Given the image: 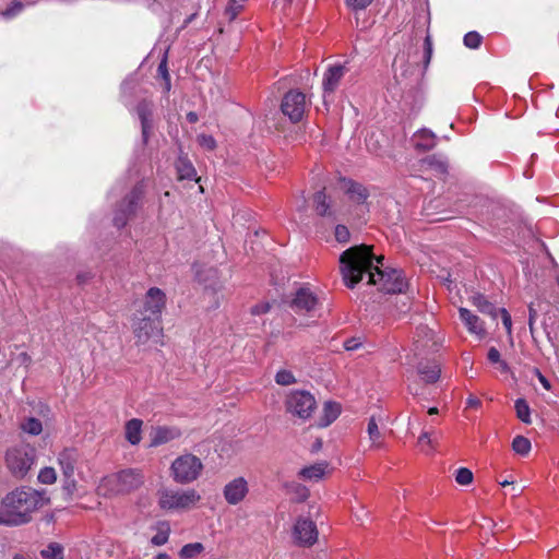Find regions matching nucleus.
Listing matches in <instances>:
<instances>
[{
  "instance_id": "nucleus-21",
  "label": "nucleus",
  "mask_w": 559,
  "mask_h": 559,
  "mask_svg": "<svg viewBox=\"0 0 559 559\" xmlns=\"http://www.w3.org/2000/svg\"><path fill=\"white\" fill-rule=\"evenodd\" d=\"M460 318L467 326L468 331L477 334L480 337L486 335L484 322L474 313L466 308L459 309Z\"/></svg>"
},
{
  "instance_id": "nucleus-53",
  "label": "nucleus",
  "mask_w": 559,
  "mask_h": 559,
  "mask_svg": "<svg viewBox=\"0 0 559 559\" xmlns=\"http://www.w3.org/2000/svg\"><path fill=\"white\" fill-rule=\"evenodd\" d=\"M271 309L270 302H261L251 308V313L254 316H260L269 312Z\"/></svg>"
},
{
  "instance_id": "nucleus-31",
  "label": "nucleus",
  "mask_w": 559,
  "mask_h": 559,
  "mask_svg": "<svg viewBox=\"0 0 559 559\" xmlns=\"http://www.w3.org/2000/svg\"><path fill=\"white\" fill-rule=\"evenodd\" d=\"M176 169L178 174V178L180 180L188 179L191 180L195 178L197 171L192 165V163L187 158L179 156L176 162Z\"/></svg>"
},
{
  "instance_id": "nucleus-59",
  "label": "nucleus",
  "mask_w": 559,
  "mask_h": 559,
  "mask_svg": "<svg viewBox=\"0 0 559 559\" xmlns=\"http://www.w3.org/2000/svg\"><path fill=\"white\" fill-rule=\"evenodd\" d=\"M198 115L193 111H190L187 114V120L190 122V123H195L198 121Z\"/></svg>"
},
{
  "instance_id": "nucleus-7",
  "label": "nucleus",
  "mask_w": 559,
  "mask_h": 559,
  "mask_svg": "<svg viewBox=\"0 0 559 559\" xmlns=\"http://www.w3.org/2000/svg\"><path fill=\"white\" fill-rule=\"evenodd\" d=\"M132 332L138 344H146L151 340H157L162 335L159 320L151 316H146L142 310H136L132 317Z\"/></svg>"
},
{
  "instance_id": "nucleus-56",
  "label": "nucleus",
  "mask_w": 559,
  "mask_h": 559,
  "mask_svg": "<svg viewBox=\"0 0 559 559\" xmlns=\"http://www.w3.org/2000/svg\"><path fill=\"white\" fill-rule=\"evenodd\" d=\"M535 373L537 374L538 380L543 384V386L545 389L549 390L550 389V382L545 378V376H543V373L538 369H535Z\"/></svg>"
},
{
  "instance_id": "nucleus-17",
  "label": "nucleus",
  "mask_w": 559,
  "mask_h": 559,
  "mask_svg": "<svg viewBox=\"0 0 559 559\" xmlns=\"http://www.w3.org/2000/svg\"><path fill=\"white\" fill-rule=\"evenodd\" d=\"M249 492L248 481L243 477H237L224 487L223 495L227 503L236 506L245 500Z\"/></svg>"
},
{
  "instance_id": "nucleus-37",
  "label": "nucleus",
  "mask_w": 559,
  "mask_h": 559,
  "mask_svg": "<svg viewBox=\"0 0 559 559\" xmlns=\"http://www.w3.org/2000/svg\"><path fill=\"white\" fill-rule=\"evenodd\" d=\"M246 1L241 0H228L225 9V15L229 21H234L239 13L243 10Z\"/></svg>"
},
{
  "instance_id": "nucleus-16",
  "label": "nucleus",
  "mask_w": 559,
  "mask_h": 559,
  "mask_svg": "<svg viewBox=\"0 0 559 559\" xmlns=\"http://www.w3.org/2000/svg\"><path fill=\"white\" fill-rule=\"evenodd\" d=\"M165 307H166L165 293L157 287H152L146 292V294L144 296L142 308H140L139 310H142L146 316H151L155 319H159Z\"/></svg>"
},
{
  "instance_id": "nucleus-3",
  "label": "nucleus",
  "mask_w": 559,
  "mask_h": 559,
  "mask_svg": "<svg viewBox=\"0 0 559 559\" xmlns=\"http://www.w3.org/2000/svg\"><path fill=\"white\" fill-rule=\"evenodd\" d=\"M366 283L367 285L377 286L378 290L384 294H402L407 288V282L402 270L384 266L383 262Z\"/></svg>"
},
{
  "instance_id": "nucleus-11",
  "label": "nucleus",
  "mask_w": 559,
  "mask_h": 559,
  "mask_svg": "<svg viewBox=\"0 0 559 559\" xmlns=\"http://www.w3.org/2000/svg\"><path fill=\"white\" fill-rule=\"evenodd\" d=\"M307 108L306 95L298 90L288 91L282 99V112L294 123L299 122L304 118Z\"/></svg>"
},
{
  "instance_id": "nucleus-38",
  "label": "nucleus",
  "mask_w": 559,
  "mask_h": 559,
  "mask_svg": "<svg viewBox=\"0 0 559 559\" xmlns=\"http://www.w3.org/2000/svg\"><path fill=\"white\" fill-rule=\"evenodd\" d=\"M512 450L520 455H526L531 451V441L523 436H516L512 441Z\"/></svg>"
},
{
  "instance_id": "nucleus-51",
  "label": "nucleus",
  "mask_w": 559,
  "mask_h": 559,
  "mask_svg": "<svg viewBox=\"0 0 559 559\" xmlns=\"http://www.w3.org/2000/svg\"><path fill=\"white\" fill-rule=\"evenodd\" d=\"M424 49H425L424 66H425V68H427L430 62L431 55H432V43H431V38L429 35H427L425 38Z\"/></svg>"
},
{
  "instance_id": "nucleus-8",
  "label": "nucleus",
  "mask_w": 559,
  "mask_h": 559,
  "mask_svg": "<svg viewBox=\"0 0 559 559\" xmlns=\"http://www.w3.org/2000/svg\"><path fill=\"white\" fill-rule=\"evenodd\" d=\"M143 484V475L135 469H124L119 473L107 476L103 480V486L107 487L112 493H128L138 489Z\"/></svg>"
},
{
  "instance_id": "nucleus-61",
  "label": "nucleus",
  "mask_w": 559,
  "mask_h": 559,
  "mask_svg": "<svg viewBox=\"0 0 559 559\" xmlns=\"http://www.w3.org/2000/svg\"><path fill=\"white\" fill-rule=\"evenodd\" d=\"M419 442L427 441L428 443H431L430 440V433L429 432H423L421 436L418 439Z\"/></svg>"
},
{
  "instance_id": "nucleus-18",
  "label": "nucleus",
  "mask_w": 559,
  "mask_h": 559,
  "mask_svg": "<svg viewBox=\"0 0 559 559\" xmlns=\"http://www.w3.org/2000/svg\"><path fill=\"white\" fill-rule=\"evenodd\" d=\"M542 325L548 342L557 353L559 343V309H554L550 306L544 316Z\"/></svg>"
},
{
  "instance_id": "nucleus-47",
  "label": "nucleus",
  "mask_w": 559,
  "mask_h": 559,
  "mask_svg": "<svg viewBox=\"0 0 559 559\" xmlns=\"http://www.w3.org/2000/svg\"><path fill=\"white\" fill-rule=\"evenodd\" d=\"M23 7L21 1H13L10 7L2 12V15L8 19L13 17L23 10Z\"/></svg>"
},
{
  "instance_id": "nucleus-36",
  "label": "nucleus",
  "mask_w": 559,
  "mask_h": 559,
  "mask_svg": "<svg viewBox=\"0 0 559 559\" xmlns=\"http://www.w3.org/2000/svg\"><path fill=\"white\" fill-rule=\"evenodd\" d=\"M340 271L344 285L349 288V248L340 257Z\"/></svg>"
},
{
  "instance_id": "nucleus-26",
  "label": "nucleus",
  "mask_w": 559,
  "mask_h": 559,
  "mask_svg": "<svg viewBox=\"0 0 559 559\" xmlns=\"http://www.w3.org/2000/svg\"><path fill=\"white\" fill-rule=\"evenodd\" d=\"M550 308V304L546 300H537L536 302H531L528 305V329L532 335L533 341L536 343L537 340L535 337V321L538 317V313H543L545 316L546 311Z\"/></svg>"
},
{
  "instance_id": "nucleus-64",
  "label": "nucleus",
  "mask_w": 559,
  "mask_h": 559,
  "mask_svg": "<svg viewBox=\"0 0 559 559\" xmlns=\"http://www.w3.org/2000/svg\"><path fill=\"white\" fill-rule=\"evenodd\" d=\"M439 413V409L437 407H430L428 409L429 415H437Z\"/></svg>"
},
{
  "instance_id": "nucleus-19",
  "label": "nucleus",
  "mask_w": 559,
  "mask_h": 559,
  "mask_svg": "<svg viewBox=\"0 0 559 559\" xmlns=\"http://www.w3.org/2000/svg\"><path fill=\"white\" fill-rule=\"evenodd\" d=\"M150 447H158L173 441L181 436V431L176 427L156 426L150 431Z\"/></svg>"
},
{
  "instance_id": "nucleus-28",
  "label": "nucleus",
  "mask_w": 559,
  "mask_h": 559,
  "mask_svg": "<svg viewBox=\"0 0 559 559\" xmlns=\"http://www.w3.org/2000/svg\"><path fill=\"white\" fill-rule=\"evenodd\" d=\"M413 140L415 141L416 148L420 151H430L436 145V135L427 129H423L414 134Z\"/></svg>"
},
{
  "instance_id": "nucleus-48",
  "label": "nucleus",
  "mask_w": 559,
  "mask_h": 559,
  "mask_svg": "<svg viewBox=\"0 0 559 559\" xmlns=\"http://www.w3.org/2000/svg\"><path fill=\"white\" fill-rule=\"evenodd\" d=\"M335 239L341 242H347L349 240V229L345 225H337L335 227Z\"/></svg>"
},
{
  "instance_id": "nucleus-13",
  "label": "nucleus",
  "mask_w": 559,
  "mask_h": 559,
  "mask_svg": "<svg viewBox=\"0 0 559 559\" xmlns=\"http://www.w3.org/2000/svg\"><path fill=\"white\" fill-rule=\"evenodd\" d=\"M57 461L64 476L66 487L68 489L74 488V474L75 471L78 469V464L80 461L79 451L74 448H66L58 454Z\"/></svg>"
},
{
  "instance_id": "nucleus-45",
  "label": "nucleus",
  "mask_w": 559,
  "mask_h": 559,
  "mask_svg": "<svg viewBox=\"0 0 559 559\" xmlns=\"http://www.w3.org/2000/svg\"><path fill=\"white\" fill-rule=\"evenodd\" d=\"M483 37L477 32H469L464 36V45L476 49L480 46Z\"/></svg>"
},
{
  "instance_id": "nucleus-24",
  "label": "nucleus",
  "mask_w": 559,
  "mask_h": 559,
  "mask_svg": "<svg viewBox=\"0 0 559 559\" xmlns=\"http://www.w3.org/2000/svg\"><path fill=\"white\" fill-rule=\"evenodd\" d=\"M417 372L425 383L430 384L438 381L441 369L436 361H420L417 365Z\"/></svg>"
},
{
  "instance_id": "nucleus-46",
  "label": "nucleus",
  "mask_w": 559,
  "mask_h": 559,
  "mask_svg": "<svg viewBox=\"0 0 559 559\" xmlns=\"http://www.w3.org/2000/svg\"><path fill=\"white\" fill-rule=\"evenodd\" d=\"M367 432H368L369 439L373 443L376 441H378L380 439V437H381V433H380L379 428H378V424H377V421H376L373 416L368 421Z\"/></svg>"
},
{
  "instance_id": "nucleus-50",
  "label": "nucleus",
  "mask_w": 559,
  "mask_h": 559,
  "mask_svg": "<svg viewBox=\"0 0 559 559\" xmlns=\"http://www.w3.org/2000/svg\"><path fill=\"white\" fill-rule=\"evenodd\" d=\"M158 73L165 80V90L168 92L170 90V78L167 70V61L164 59L158 66Z\"/></svg>"
},
{
  "instance_id": "nucleus-54",
  "label": "nucleus",
  "mask_w": 559,
  "mask_h": 559,
  "mask_svg": "<svg viewBox=\"0 0 559 559\" xmlns=\"http://www.w3.org/2000/svg\"><path fill=\"white\" fill-rule=\"evenodd\" d=\"M487 358L491 364H498L501 360V355L496 347H490L487 354Z\"/></svg>"
},
{
  "instance_id": "nucleus-57",
  "label": "nucleus",
  "mask_w": 559,
  "mask_h": 559,
  "mask_svg": "<svg viewBox=\"0 0 559 559\" xmlns=\"http://www.w3.org/2000/svg\"><path fill=\"white\" fill-rule=\"evenodd\" d=\"M362 346V342L360 341V337L352 336V352L360 348Z\"/></svg>"
},
{
  "instance_id": "nucleus-33",
  "label": "nucleus",
  "mask_w": 559,
  "mask_h": 559,
  "mask_svg": "<svg viewBox=\"0 0 559 559\" xmlns=\"http://www.w3.org/2000/svg\"><path fill=\"white\" fill-rule=\"evenodd\" d=\"M287 493L292 495L297 502H304L309 497V489L297 481H290L285 484Z\"/></svg>"
},
{
  "instance_id": "nucleus-29",
  "label": "nucleus",
  "mask_w": 559,
  "mask_h": 559,
  "mask_svg": "<svg viewBox=\"0 0 559 559\" xmlns=\"http://www.w3.org/2000/svg\"><path fill=\"white\" fill-rule=\"evenodd\" d=\"M423 165L428 166L430 169H432L438 175H445L448 174V162L445 158H443L441 155L432 154L429 156H426L420 160Z\"/></svg>"
},
{
  "instance_id": "nucleus-30",
  "label": "nucleus",
  "mask_w": 559,
  "mask_h": 559,
  "mask_svg": "<svg viewBox=\"0 0 559 559\" xmlns=\"http://www.w3.org/2000/svg\"><path fill=\"white\" fill-rule=\"evenodd\" d=\"M156 534L151 538V544L154 546H163L168 542L170 535V525L167 521L157 522L154 527Z\"/></svg>"
},
{
  "instance_id": "nucleus-60",
  "label": "nucleus",
  "mask_w": 559,
  "mask_h": 559,
  "mask_svg": "<svg viewBox=\"0 0 559 559\" xmlns=\"http://www.w3.org/2000/svg\"><path fill=\"white\" fill-rule=\"evenodd\" d=\"M498 364H499V367H500V369H501V371H502V372H509L510 367H509V365L507 364V361H504V360H502V359H501Z\"/></svg>"
},
{
  "instance_id": "nucleus-39",
  "label": "nucleus",
  "mask_w": 559,
  "mask_h": 559,
  "mask_svg": "<svg viewBox=\"0 0 559 559\" xmlns=\"http://www.w3.org/2000/svg\"><path fill=\"white\" fill-rule=\"evenodd\" d=\"M514 407L516 411L518 418L525 424H530L531 423V417H530L531 412H530V406H528L527 402L524 399H518L515 401Z\"/></svg>"
},
{
  "instance_id": "nucleus-9",
  "label": "nucleus",
  "mask_w": 559,
  "mask_h": 559,
  "mask_svg": "<svg viewBox=\"0 0 559 559\" xmlns=\"http://www.w3.org/2000/svg\"><path fill=\"white\" fill-rule=\"evenodd\" d=\"M286 411L301 419H308L316 409L314 396L305 390L292 391L285 401Z\"/></svg>"
},
{
  "instance_id": "nucleus-2",
  "label": "nucleus",
  "mask_w": 559,
  "mask_h": 559,
  "mask_svg": "<svg viewBox=\"0 0 559 559\" xmlns=\"http://www.w3.org/2000/svg\"><path fill=\"white\" fill-rule=\"evenodd\" d=\"M373 250V245L358 242L352 238V288L365 278L369 281L384 262V255L376 254Z\"/></svg>"
},
{
  "instance_id": "nucleus-43",
  "label": "nucleus",
  "mask_w": 559,
  "mask_h": 559,
  "mask_svg": "<svg viewBox=\"0 0 559 559\" xmlns=\"http://www.w3.org/2000/svg\"><path fill=\"white\" fill-rule=\"evenodd\" d=\"M275 381L280 385H290L296 382V378L292 371L283 369L277 371Z\"/></svg>"
},
{
  "instance_id": "nucleus-4",
  "label": "nucleus",
  "mask_w": 559,
  "mask_h": 559,
  "mask_svg": "<svg viewBox=\"0 0 559 559\" xmlns=\"http://www.w3.org/2000/svg\"><path fill=\"white\" fill-rule=\"evenodd\" d=\"M35 448L29 444L21 443L8 449L5 464L15 478L22 479L35 464Z\"/></svg>"
},
{
  "instance_id": "nucleus-55",
  "label": "nucleus",
  "mask_w": 559,
  "mask_h": 559,
  "mask_svg": "<svg viewBox=\"0 0 559 559\" xmlns=\"http://www.w3.org/2000/svg\"><path fill=\"white\" fill-rule=\"evenodd\" d=\"M371 2H372V0H352V5H353L355 9H365V8H366V7H368Z\"/></svg>"
},
{
  "instance_id": "nucleus-40",
  "label": "nucleus",
  "mask_w": 559,
  "mask_h": 559,
  "mask_svg": "<svg viewBox=\"0 0 559 559\" xmlns=\"http://www.w3.org/2000/svg\"><path fill=\"white\" fill-rule=\"evenodd\" d=\"M41 557L44 559H63V548L57 543H51L41 550Z\"/></svg>"
},
{
  "instance_id": "nucleus-41",
  "label": "nucleus",
  "mask_w": 559,
  "mask_h": 559,
  "mask_svg": "<svg viewBox=\"0 0 559 559\" xmlns=\"http://www.w3.org/2000/svg\"><path fill=\"white\" fill-rule=\"evenodd\" d=\"M21 428L24 432H27L32 436H37L43 430L41 421L37 418L31 417L27 418L22 425Z\"/></svg>"
},
{
  "instance_id": "nucleus-62",
  "label": "nucleus",
  "mask_w": 559,
  "mask_h": 559,
  "mask_svg": "<svg viewBox=\"0 0 559 559\" xmlns=\"http://www.w3.org/2000/svg\"><path fill=\"white\" fill-rule=\"evenodd\" d=\"M439 277L442 280V282H443L444 284H450V283H452L451 274H450V273H448V274H447V276H439Z\"/></svg>"
},
{
  "instance_id": "nucleus-27",
  "label": "nucleus",
  "mask_w": 559,
  "mask_h": 559,
  "mask_svg": "<svg viewBox=\"0 0 559 559\" xmlns=\"http://www.w3.org/2000/svg\"><path fill=\"white\" fill-rule=\"evenodd\" d=\"M341 414V405L335 402H325L322 415L318 420V427L324 428L331 425Z\"/></svg>"
},
{
  "instance_id": "nucleus-6",
  "label": "nucleus",
  "mask_w": 559,
  "mask_h": 559,
  "mask_svg": "<svg viewBox=\"0 0 559 559\" xmlns=\"http://www.w3.org/2000/svg\"><path fill=\"white\" fill-rule=\"evenodd\" d=\"M202 469L203 464L201 460L191 453L178 456L170 466L174 480L181 485L190 484L198 479Z\"/></svg>"
},
{
  "instance_id": "nucleus-12",
  "label": "nucleus",
  "mask_w": 559,
  "mask_h": 559,
  "mask_svg": "<svg viewBox=\"0 0 559 559\" xmlns=\"http://www.w3.org/2000/svg\"><path fill=\"white\" fill-rule=\"evenodd\" d=\"M369 190L359 182L352 180V221L364 225L369 218Z\"/></svg>"
},
{
  "instance_id": "nucleus-58",
  "label": "nucleus",
  "mask_w": 559,
  "mask_h": 559,
  "mask_svg": "<svg viewBox=\"0 0 559 559\" xmlns=\"http://www.w3.org/2000/svg\"><path fill=\"white\" fill-rule=\"evenodd\" d=\"M481 404L480 400L471 395L468 399H467V405L469 407H478L479 405Z\"/></svg>"
},
{
  "instance_id": "nucleus-15",
  "label": "nucleus",
  "mask_w": 559,
  "mask_h": 559,
  "mask_svg": "<svg viewBox=\"0 0 559 559\" xmlns=\"http://www.w3.org/2000/svg\"><path fill=\"white\" fill-rule=\"evenodd\" d=\"M318 305L317 296L307 287L296 290L289 307L297 314H311Z\"/></svg>"
},
{
  "instance_id": "nucleus-20",
  "label": "nucleus",
  "mask_w": 559,
  "mask_h": 559,
  "mask_svg": "<svg viewBox=\"0 0 559 559\" xmlns=\"http://www.w3.org/2000/svg\"><path fill=\"white\" fill-rule=\"evenodd\" d=\"M153 104L148 100H142L136 106V114L141 120L142 135L144 141H147L148 133L153 128L152 123Z\"/></svg>"
},
{
  "instance_id": "nucleus-32",
  "label": "nucleus",
  "mask_w": 559,
  "mask_h": 559,
  "mask_svg": "<svg viewBox=\"0 0 559 559\" xmlns=\"http://www.w3.org/2000/svg\"><path fill=\"white\" fill-rule=\"evenodd\" d=\"M142 420L133 418L126 424V439L131 444H138L141 441Z\"/></svg>"
},
{
  "instance_id": "nucleus-22",
  "label": "nucleus",
  "mask_w": 559,
  "mask_h": 559,
  "mask_svg": "<svg viewBox=\"0 0 559 559\" xmlns=\"http://www.w3.org/2000/svg\"><path fill=\"white\" fill-rule=\"evenodd\" d=\"M344 73L345 67L343 66H333L328 69L323 79L324 98L328 93H332L337 87Z\"/></svg>"
},
{
  "instance_id": "nucleus-49",
  "label": "nucleus",
  "mask_w": 559,
  "mask_h": 559,
  "mask_svg": "<svg viewBox=\"0 0 559 559\" xmlns=\"http://www.w3.org/2000/svg\"><path fill=\"white\" fill-rule=\"evenodd\" d=\"M198 142L201 146L212 151L215 148L216 146V141L214 140V138L212 135H207V134H200L198 136Z\"/></svg>"
},
{
  "instance_id": "nucleus-44",
  "label": "nucleus",
  "mask_w": 559,
  "mask_h": 559,
  "mask_svg": "<svg viewBox=\"0 0 559 559\" xmlns=\"http://www.w3.org/2000/svg\"><path fill=\"white\" fill-rule=\"evenodd\" d=\"M455 480L459 485L466 486L473 481V473L466 467H461L455 473Z\"/></svg>"
},
{
  "instance_id": "nucleus-1",
  "label": "nucleus",
  "mask_w": 559,
  "mask_h": 559,
  "mask_svg": "<svg viewBox=\"0 0 559 559\" xmlns=\"http://www.w3.org/2000/svg\"><path fill=\"white\" fill-rule=\"evenodd\" d=\"M44 495L31 487L22 486L7 493L0 503V525L17 526L27 523L31 514L43 507Z\"/></svg>"
},
{
  "instance_id": "nucleus-23",
  "label": "nucleus",
  "mask_w": 559,
  "mask_h": 559,
  "mask_svg": "<svg viewBox=\"0 0 559 559\" xmlns=\"http://www.w3.org/2000/svg\"><path fill=\"white\" fill-rule=\"evenodd\" d=\"M469 301L480 313L489 316L492 320H497L500 308H497L483 294L475 293L469 297Z\"/></svg>"
},
{
  "instance_id": "nucleus-34",
  "label": "nucleus",
  "mask_w": 559,
  "mask_h": 559,
  "mask_svg": "<svg viewBox=\"0 0 559 559\" xmlns=\"http://www.w3.org/2000/svg\"><path fill=\"white\" fill-rule=\"evenodd\" d=\"M314 211L320 216H330L332 212L330 210V203L326 201L324 191H318L313 197Z\"/></svg>"
},
{
  "instance_id": "nucleus-10",
  "label": "nucleus",
  "mask_w": 559,
  "mask_h": 559,
  "mask_svg": "<svg viewBox=\"0 0 559 559\" xmlns=\"http://www.w3.org/2000/svg\"><path fill=\"white\" fill-rule=\"evenodd\" d=\"M143 186L136 185L131 192L118 205L114 214V225L122 228L127 225L129 218L135 214L139 201L143 195Z\"/></svg>"
},
{
  "instance_id": "nucleus-14",
  "label": "nucleus",
  "mask_w": 559,
  "mask_h": 559,
  "mask_svg": "<svg viewBox=\"0 0 559 559\" xmlns=\"http://www.w3.org/2000/svg\"><path fill=\"white\" fill-rule=\"evenodd\" d=\"M293 536L299 546H312L318 539V528L316 523L309 519L299 518L294 525Z\"/></svg>"
},
{
  "instance_id": "nucleus-63",
  "label": "nucleus",
  "mask_w": 559,
  "mask_h": 559,
  "mask_svg": "<svg viewBox=\"0 0 559 559\" xmlns=\"http://www.w3.org/2000/svg\"><path fill=\"white\" fill-rule=\"evenodd\" d=\"M154 559H170V557L166 552H160Z\"/></svg>"
},
{
  "instance_id": "nucleus-5",
  "label": "nucleus",
  "mask_w": 559,
  "mask_h": 559,
  "mask_svg": "<svg viewBox=\"0 0 559 559\" xmlns=\"http://www.w3.org/2000/svg\"><path fill=\"white\" fill-rule=\"evenodd\" d=\"M201 499L194 489H170L158 491V504L166 511H182L191 509Z\"/></svg>"
},
{
  "instance_id": "nucleus-52",
  "label": "nucleus",
  "mask_w": 559,
  "mask_h": 559,
  "mask_svg": "<svg viewBox=\"0 0 559 559\" xmlns=\"http://www.w3.org/2000/svg\"><path fill=\"white\" fill-rule=\"evenodd\" d=\"M499 314L501 316L502 323H503L508 334L511 335V333H512V319H511L510 313L504 308H500L499 309Z\"/></svg>"
},
{
  "instance_id": "nucleus-35",
  "label": "nucleus",
  "mask_w": 559,
  "mask_h": 559,
  "mask_svg": "<svg viewBox=\"0 0 559 559\" xmlns=\"http://www.w3.org/2000/svg\"><path fill=\"white\" fill-rule=\"evenodd\" d=\"M204 550V546L202 543H190L185 545L180 551L179 557L181 559H191L200 555Z\"/></svg>"
},
{
  "instance_id": "nucleus-42",
  "label": "nucleus",
  "mask_w": 559,
  "mask_h": 559,
  "mask_svg": "<svg viewBox=\"0 0 559 559\" xmlns=\"http://www.w3.org/2000/svg\"><path fill=\"white\" fill-rule=\"evenodd\" d=\"M38 480L45 485H51L57 480V473L53 467H44L38 473Z\"/></svg>"
},
{
  "instance_id": "nucleus-25",
  "label": "nucleus",
  "mask_w": 559,
  "mask_h": 559,
  "mask_svg": "<svg viewBox=\"0 0 559 559\" xmlns=\"http://www.w3.org/2000/svg\"><path fill=\"white\" fill-rule=\"evenodd\" d=\"M326 467L328 464L325 462H319L309 466H305L298 472V477L306 481L317 483L324 477Z\"/></svg>"
}]
</instances>
